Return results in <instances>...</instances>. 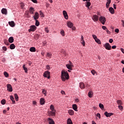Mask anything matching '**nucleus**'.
<instances>
[{"label":"nucleus","mask_w":124,"mask_h":124,"mask_svg":"<svg viewBox=\"0 0 124 124\" xmlns=\"http://www.w3.org/2000/svg\"><path fill=\"white\" fill-rule=\"evenodd\" d=\"M115 32H117V33H119L120 30H119L118 29H115Z\"/></svg>","instance_id":"51"},{"label":"nucleus","mask_w":124,"mask_h":124,"mask_svg":"<svg viewBox=\"0 0 124 124\" xmlns=\"http://www.w3.org/2000/svg\"><path fill=\"white\" fill-rule=\"evenodd\" d=\"M99 20L103 25H105V22H106V18L103 16H100Z\"/></svg>","instance_id":"4"},{"label":"nucleus","mask_w":124,"mask_h":124,"mask_svg":"<svg viewBox=\"0 0 124 124\" xmlns=\"http://www.w3.org/2000/svg\"><path fill=\"white\" fill-rule=\"evenodd\" d=\"M102 28L103 29V30H104V31H106L107 30V28L106 27V26H102Z\"/></svg>","instance_id":"48"},{"label":"nucleus","mask_w":124,"mask_h":124,"mask_svg":"<svg viewBox=\"0 0 124 124\" xmlns=\"http://www.w3.org/2000/svg\"><path fill=\"white\" fill-rule=\"evenodd\" d=\"M61 78L62 81H63L64 82L65 81L66 79L68 80V79H69V75H68V73H67V72H65L64 71H62Z\"/></svg>","instance_id":"1"},{"label":"nucleus","mask_w":124,"mask_h":124,"mask_svg":"<svg viewBox=\"0 0 124 124\" xmlns=\"http://www.w3.org/2000/svg\"><path fill=\"white\" fill-rule=\"evenodd\" d=\"M104 47H105L106 50H111V46H110V44L107 43L104 45Z\"/></svg>","instance_id":"6"},{"label":"nucleus","mask_w":124,"mask_h":124,"mask_svg":"<svg viewBox=\"0 0 124 124\" xmlns=\"http://www.w3.org/2000/svg\"><path fill=\"white\" fill-rule=\"evenodd\" d=\"M8 41L9 43H13V42H14V38L13 37H10L8 39Z\"/></svg>","instance_id":"20"},{"label":"nucleus","mask_w":124,"mask_h":124,"mask_svg":"<svg viewBox=\"0 0 124 124\" xmlns=\"http://www.w3.org/2000/svg\"><path fill=\"white\" fill-rule=\"evenodd\" d=\"M30 52H35V51H36L35 47H31L30 48Z\"/></svg>","instance_id":"28"},{"label":"nucleus","mask_w":124,"mask_h":124,"mask_svg":"<svg viewBox=\"0 0 124 124\" xmlns=\"http://www.w3.org/2000/svg\"><path fill=\"white\" fill-rule=\"evenodd\" d=\"M106 31H107V33H108V34H110V31H109L108 30V29H107Z\"/></svg>","instance_id":"60"},{"label":"nucleus","mask_w":124,"mask_h":124,"mask_svg":"<svg viewBox=\"0 0 124 124\" xmlns=\"http://www.w3.org/2000/svg\"><path fill=\"white\" fill-rule=\"evenodd\" d=\"M91 73L93 74V75H95V74H96V72L94 70H92L91 71Z\"/></svg>","instance_id":"39"},{"label":"nucleus","mask_w":124,"mask_h":124,"mask_svg":"<svg viewBox=\"0 0 124 124\" xmlns=\"http://www.w3.org/2000/svg\"><path fill=\"white\" fill-rule=\"evenodd\" d=\"M122 23H123L122 26H123L124 27V21L123 20H122Z\"/></svg>","instance_id":"64"},{"label":"nucleus","mask_w":124,"mask_h":124,"mask_svg":"<svg viewBox=\"0 0 124 124\" xmlns=\"http://www.w3.org/2000/svg\"><path fill=\"white\" fill-rule=\"evenodd\" d=\"M67 25L68 28H70V29H72V27H73V23L70 21H67Z\"/></svg>","instance_id":"10"},{"label":"nucleus","mask_w":124,"mask_h":124,"mask_svg":"<svg viewBox=\"0 0 124 124\" xmlns=\"http://www.w3.org/2000/svg\"><path fill=\"white\" fill-rule=\"evenodd\" d=\"M67 124H73L72 121H71V119L70 118L68 119L67 121Z\"/></svg>","instance_id":"32"},{"label":"nucleus","mask_w":124,"mask_h":124,"mask_svg":"<svg viewBox=\"0 0 124 124\" xmlns=\"http://www.w3.org/2000/svg\"><path fill=\"white\" fill-rule=\"evenodd\" d=\"M45 31H46L47 33H48V32H49V30H48L47 28H45Z\"/></svg>","instance_id":"56"},{"label":"nucleus","mask_w":124,"mask_h":124,"mask_svg":"<svg viewBox=\"0 0 124 124\" xmlns=\"http://www.w3.org/2000/svg\"><path fill=\"white\" fill-rule=\"evenodd\" d=\"M109 11L111 14H114L115 13V10L112 7H110L109 8Z\"/></svg>","instance_id":"19"},{"label":"nucleus","mask_w":124,"mask_h":124,"mask_svg":"<svg viewBox=\"0 0 124 124\" xmlns=\"http://www.w3.org/2000/svg\"><path fill=\"white\" fill-rule=\"evenodd\" d=\"M61 53H62V54H63V55H66V53L65 52V51H64L63 50L61 51Z\"/></svg>","instance_id":"47"},{"label":"nucleus","mask_w":124,"mask_h":124,"mask_svg":"<svg viewBox=\"0 0 124 124\" xmlns=\"http://www.w3.org/2000/svg\"><path fill=\"white\" fill-rule=\"evenodd\" d=\"M4 75L5 77H8V76H9V75H8V73L6 72H4Z\"/></svg>","instance_id":"41"},{"label":"nucleus","mask_w":124,"mask_h":124,"mask_svg":"<svg viewBox=\"0 0 124 124\" xmlns=\"http://www.w3.org/2000/svg\"><path fill=\"white\" fill-rule=\"evenodd\" d=\"M15 98L16 101H18L19 100V97H18V94L16 93L15 94Z\"/></svg>","instance_id":"30"},{"label":"nucleus","mask_w":124,"mask_h":124,"mask_svg":"<svg viewBox=\"0 0 124 124\" xmlns=\"http://www.w3.org/2000/svg\"><path fill=\"white\" fill-rule=\"evenodd\" d=\"M40 15H41V17H43L44 14H43V13H42V12L40 11Z\"/></svg>","instance_id":"50"},{"label":"nucleus","mask_w":124,"mask_h":124,"mask_svg":"<svg viewBox=\"0 0 124 124\" xmlns=\"http://www.w3.org/2000/svg\"><path fill=\"white\" fill-rule=\"evenodd\" d=\"M46 57H47V58H52V54L48 52L46 53Z\"/></svg>","instance_id":"33"},{"label":"nucleus","mask_w":124,"mask_h":124,"mask_svg":"<svg viewBox=\"0 0 124 124\" xmlns=\"http://www.w3.org/2000/svg\"><path fill=\"white\" fill-rule=\"evenodd\" d=\"M32 2H34V3H37V0H31Z\"/></svg>","instance_id":"53"},{"label":"nucleus","mask_w":124,"mask_h":124,"mask_svg":"<svg viewBox=\"0 0 124 124\" xmlns=\"http://www.w3.org/2000/svg\"><path fill=\"white\" fill-rule=\"evenodd\" d=\"M8 24L11 27H13L15 26V23H14V21H9Z\"/></svg>","instance_id":"21"},{"label":"nucleus","mask_w":124,"mask_h":124,"mask_svg":"<svg viewBox=\"0 0 124 124\" xmlns=\"http://www.w3.org/2000/svg\"><path fill=\"white\" fill-rule=\"evenodd\" d=\"M118 108L120 109V110H121V111H123V110H124V107H123V106L119 105L118 106Z\"/></svg>","instance_id":"38"},{"label":"nucleus","mask_w":124,"mask_h":124,"mask_svg":"<svg viewBox=\"0 0 124 124\" xmlns=\"http://www.w3.org/2000/svg\"><path fill=\"white\" fill-rule=\"evenodd\" d=\"M117 103L118 105H123V102H122V100H117Z\"/></svg>","instance_id":"29"},{"label":"nucleus","mask_w":124,"mask_h":124,"mask_svg":"<svg viewBox=\"0 0 124 124\" xmlns=\"http://www.w3.org/2000/svg\"><path fill=\"white\" fill-rule=\"evenodd\" d=\"M121 52H122V53H123V54H124V48H121Z\"/></svg>","instance_id":"61"},{"label":"nucleus","mask_w":124,"mask_h":124,"mask_svg":"<svg viewBox=\"0 0 124 124\" xmlns=\"http://www.w3.org/2000/svg\"><path fill=\"white\" fill-rule=\"evenodd\" d=\"M116 48H117V46H112V49H116Z\"/></svg>","instance_id":"59"},{"label":"nucleus","mask_w":124,"mask_h":124,"mask_svg":"<svg viewBox=\"0 0 124 124\" xmlns=\"http://www.w3.org/2000/svg\"><path fill=\"white\" fill-rule=\"evenodd\" d=\"M73 107V109L75 110V111H78V107H77V105L76 104H73L72 106Z\"/></svg>","instance_id":"16"},{"label":"nucleus","mask_w":124,"mask_h":124,"mask_svg":"<svg viewBox=\"0 0 124 124\" xmlns=\"http://www.w3.org/2000/svg\"><path fill=\"white\" fill-rule=\"evenodd\" d=\"M47 121L49 122V124H55V122L51 118H48Z\"/></svg>","instance_id":"13"},{"label":"nucleus","mask_w":124,"mask_h":124,"mask_svg":"<svg viewBox=\"0 0 124 124\" xmlns=\"http://www.w3.org/2000/svg\"><path fill=\"white\" fill-rule=\"evenodd\" d=\"M50 109L51 111L48 112V115L49 116H55V115H56V110H55V107H54V106L53 105H50Z\"/></svg>","instance_id":"2"},{"label":"nucleus","mask_w":124,"mask_h":124,"mask_svg":"<svg viewBox=\"0 0 124 124\" xmlns=\"http://www.w3.org/2000/svg\"><path fill=\"white\" fill-rule=\"evenodd\" d=\"M46 69H47V70H50V66L48 65H46Z\"/></svg>","instance_id":"55"},{"label":"nucleus","mask_w":124,"mask_h":124,"mask_svg":"<svg viewBox=\"0 0 124 124\" xmlns=\"http://www.w3.org/2000/svg\"><path fill=\"white\" fill-rule=\"evenodd\" d=\"M44 77L50 79V72L48 71H45L43 75Z\"/></svg>","instance_id":"3"},{"label":"nucleus","mask_w":124,"mask_h":124,"mask_svg":"<svg viewBox=\"0 0 124 124\" xmlns=\"http://www.w3.org/2000/svg\"><path fill=\"white\" fill-rule=\"evenodd\" d=\"M33 104H34V105H36V101H33Z\"/></svg>","instance_id":"63"},{"label":"nucleus","mask_w":124,"mask_h":124,"mask_svg":"<svg viewBox=\"0 0 124 124\" xmlns=\"http://www.w3.org/2000/svg\"><path fill=\"white\" fill-rule=\"evenodd\" d=\"M68 113L70 116H73V115H74V111L72 109H69L68 110Z\"/></svg>","instance_id":"22"},{"label":"nucleus","mask_w":124,"mask_h":124,"mask_svg":"<svg viewBox=\"0 0 124 124\" xmlns=\"http://www.w3.org/2000/svg\"><path fill=\"white\" fill-rule=\"evenodd\" d=\"M10 98L11 99V100H12V102H13V104H15V100L14 99V97H13V95H11L10 96Z\"/></svg>","instance_id":"24"},{"label":"nucleus","mask_w":124,"mask_h":124,"mask_svg":"<svg viewBox=\"0 0 124 124\" xmlns=\"http://www.w3.org/2000/svg\"><path fill=\"white\" fill-rule=\"evenodd\" d=\"M46 93H47V91H46V90H45V89L42 90V93H43V94H45V95H46Z\"/></svg>","instance_id":"40"},{"label":"nucleus","mask_w":124,"mask_h":124,"mask_svg":"<svg viewBox=\"0 0 124 124\" xmlns=\"http://www.w3.org/2000/svg\"><path fill=\"white\" fill-rule=\"evenodd\" d=\"M40 102L41 105H44L45 104V99L43 98H41L40 100Z\"/></svg>","instance_id":"18"},{"label":"nucleus","mask_w":124,"mask_h":124,"mask_svg":"<svg viewBox=\"0 0 124 124\" xmlns=\"http://www.w3.org/2000/svg\"><path fill=\"white\" fill-rule=\"evenodd\" d=\"M92 19L94 22H97L98 21V16L96 15H94L92 16Z\"/></svg>","instance_id":"8"},{"label":"nucleus","mask_w":124,"mask_h":124,"mask_svg":"<svg viewBox=\"0 0 124 124\" xmlns=\"http://www.w3.org/2000/svg\"><path fill=\"white\" fill-rule=\"evenodd\" d=\"M33 18L35 20H37L39 19V14L38 12H36L35 15L33 16Z\"/></svg>","instance_id":"7"},{"label":"nucleus","mask_w":124,"mask_h":124,"mask_svg":"<svg viewBox=\"0 0 124 124\" xmlns=\"http://www.w3.org/2000/svg\"><path fill=\"white\" fill-rule=\"evenodd\" d=\"M88 96L89 97H93V92H89L88 93Z\"/></svg>","instance_id":"34"},{"label":"nucleus","mask_w":124,"mask_h":124,"mask_svg":"<svg viewBox=\"0 0 124 124\" xmlns=\"http://www.w3.org/2000/svg\"><path fill=\"white\" fill-rule=\"evenodd\" d=\"M92 36H93V39H94V40H95L97 38V37L96 36V35H95L94 34H93Z\"/></svg>","instance_id":"44"},{"label":"nucleus","mask_w":124,"mask_h":124,"mask_svg":"<svg viewBox=\"0 0 124 124\" xmlns=\"http://www.w3.org/2000/svg\"><path fill=\"white\" fill-rule=\"evenodd\" d=\"M104 115H106L107 118H109L113 115V113H108L107 111H106L104 113Z\"/></svg>","instance_id":"12"},{"label":"nucleus","mask_w":124,"mask_h":124,"mask_svg":"<svg viewBox=\"0 0 124 124\" xmlns=\"http://www.w3.org/2000/svg\"><path fill=\"white\" fill-rule=\"evenodd\" d=\"M35 26H36V27H38V26H39V21H38L37 19L35 20Z\"/></svg>","instance_id":"36"},{"label":"nucleus","mask_w":124,"mask_h":124,"mask_svg":"<svg viewBox=\"0 0 124 124\" xmlns=\"http://www.w3.org/2000/svg\"><path fill=\"white\" fill-rule=\"evenodd\" d=\"M2 48L3 51H6L7 50V48H6L5 46H3Z\"/></svg>","instance_id":"49"},{"label":"nucleus","mask_w":124,"mask_h":124,"mask_svg":"<svg viewBox=\"0 0 124 124\" xmlns=\"http://www.w3.org/2000/svg\"><path fill=\"white\" fill-rule=\"evenodd\" d=\"M113 40L112 39H110L109 40V43H113Z\"/></svg>","instance_id":"54"},{"label":"nucleus","mask_w":124,"mask_h":124,"mask_svg":"<svg viewBox=\"0 0 124 124\" xmlns=\"http://www.w3.org/2000/svg\"><path fill=\"white\" fill-rule=\"evenodd\" d=\"M4 44L7 45V46H8L9 45V43L8 42V41L6 40H4Z\"/></svg>","instance_id":"42"},{"label":"nucleus","mask_w":124,"mask_h":124,"mask_svg":"<svg viewBox=\"0 0 124 124\" xmlns=\"http://www.w3.org/2000/svg\"><path fill=\"white\" fill-rule=\"evenodd\" d=\"M81 43L83 46H85V41L84 40H81Z\"/></svg>","instance_id":"46"},{"label":"nucleus","mask_w":124,"mask_h":124,"mask_svg":"<svg viewBox=\"0 0 124 124\" xmlns=\"http://www.w3.org/2000/svg\"><path fill=\"white\" fill-rule=\"evenodd\" d=\"M29 11L30 14H33V12H34V8L32 7H31L29 9Z\"/></svg>","instance_id":"15"},{"label":"nucleus","mask_w":124,"mask_h":124,"mask_svg":"<svg viewBox=\"0 0 124 124\" xmlns=\"http://www.w3.org/2000/svg\"><path fill=\"white\" fill-rule=\"evenodd\" d=\"M69 65H73V64L72 63V62H71V61H69Z\"/></svg>","instance_id":"57"},{"label":"nucleus","mask_w":124,"mask_h":124,"mask_svg":"<svg viewBox=\"0 0 124 124\" xmlns=\"http://www.w3.org/2000/svg\"><path fill=\"white\" fill-rule=\"evenodd\" d=\"M79 87L80 89H84L85 88V84L83 82H81L79 83Z\"/></svg>","instance_id":"23"},{"label":"nucleus","mask_w":124,"mask_h":124,"mask_svg":"<svg viewBox=\"0 0 124 124\" xmlns=\"http://www.w3.org/2000/svg\"><path fill=\"white\" fill-rule=\"evenodd\" d=\"M61 93L62 94H65V92L64 91H61Z\"/></svg>","instance_id":"58"},{"label":"nucleus","mask_w":124,"mask_h":124,"mask_svg":"<svg viewBox=\"0 0 124 124\" xmlns=\"http://www.w3.org/2000/svg\"><path fill=\"white\" fill-rule=\"evenodd\" d=\"M99 106L100 108H101V109H102V110H103V109H104V106L103 105V104H100L99 105Z\"/></svg>","instance_id":"35"},{"label":"nucleus","mask_w":124,"mask_h":124,"mask_svg":"<svg viewBox=\"0 0 124 124\" xmlns=\"http://www.w3.org/2000/svg\"><path fill=\"white\" fill-rule=\"evenodd\" d=\"M109 4H106V7H107V8H109Z\"/></svg>","instance_id":"62"},{"label":"nucleus","mask_w":124,"mask_h":124,"mask_svg":"<svg viewBox=\"0 0 124 124\" xmlns=\"http://www.w3.org/2000/svg\"><path fill=\"white\" fill-rule=\"evenodd\" d=\"M63 15L66 20H67L68 19V15H67V12H66V11H63Z\"/></svg>","instance_id":"11"},{"label":"nucleus","mask_w":124,"mask_h":124,"mask_svg":"<svg viewBox=\"0 0 124 124\" xmlns=\"http://www.w3.org/2000/svg\"><path fill=\"white\" fill-rule=\"evenodd\" d=\"M37 28L35 25H32L30 26V29H29L28 31L31 32V31H36Z\"/></svg>","instance_id":"5"},{"label":"nucleus","mask_w":124,"mask_h":124,"mask_svg":"<svg viewBox=\"0 0 124 124\" xmlns=\"http://www.w3.org/2000/svg\"><path fill=\"white\" fill-rule=\"evenodd\" d=\"M72 66H73V65H69V64L66 65V67H67L68 69H69V70H72Z\"/></svg>","instance_id":"14"},{"label":"nucleus","mask_w":124,"mask_h":124,"mask_svg":"<svg viewBox=\"0 0 124 124\" xmlns=\"http://www.w3.org/2000/svg\"><path fill=\"white\" fill-rule=\"evenodd\" d=\"M7 91H9V92H11L13 91V89H12V86L10 84H7Z\"/></svg>","instance_id":"9"},{"label":"nucleus","mask_w":124,"mask_h":124,"mask_svg":"<svg viewBox=\"0 0 124 124\" xmlns=\"http://www.w3.org/2000/svg\"><path fill=\"white\" fill-rule=\"evenodd\" d=\"M61 34H62V36H64V31H63V30L61 31Z\"/></svg>","instance_id":"43"},{"label":"nucleus","mask_w":124,"mask_h":124,"mask_svg":"<svg viewBox=\"0 0 124 124\" xmlns=\"http://www.w3.org/2000/svg\"><path fill=\"white\" fill-rule=\"evenodd\" d=\"M23 68L25 71V73H28V68L26 67V65L24 64L23 65Z\"/></svg>","instance_id":"27"},{"label":"nucleus","mask_w":124,"mask_h":124,"mask_svg":"<svg viewBox=\"0 0 124 124\" xmlns=\"http://www.w3.org/2000/svg\"><path fill=\"white\" fill-rule=\"evenodd\" d=\"M85 5L86 7L89 8L90 6H91V3L90 2V1H87L86 2H85Z\"/></svg>","instance_id":"25"},{"label":"nucleus","mask_w":124,"mask_h":124,"mask_svg":"<svg viewBox=\"0 0 124 124\" xmlns=\"http://www.w3.org/2000/svg\"><path fill=\"white\" fill-rule=\"evenodd\" d=\"M96 117H98V118H99V119H101V116L100 115V113H97L96 115Z\"/></svg>","instance_id":"45"},{"label":"nucleus","mask_w":124,"mask_h":124,"mask_svg":"<svg viewBox=\"0 0 124 124\" xmlns=\"http://www.w3.org/2000/svg\"><path fill=\"white\" fill-rule=\"evenodd\" d=\"M95 42L98 43V44H101V42L100 41V40H99L97 38L95 40Z\"/></svg>","instance_id":"31"},{"label":"nucleus","mask_w":124,"mask_h":124,"mask_svg":"<svg viewBox=\"0 0 124 124\" xmlns=\"http://www.w3.org/2000/svg\"><path fill=\"white\" fill-rule=\"evenodd\" d=\"M111 3V0H107V4H110Z\"/></svg>","instance_id":"52"},{"label":"nucleus","mask_w":124,"mask_h":124,"mask_svg":"<svg viewBox=\"0 0 124 124\" xmlns=\"http://www.w3.org/2000/svg\"><path fill=\"white\" fill-rule=\"evenodd\" d=\"M10 48L11 50H13V49H15V45L14 44H12L10 46Z\"/></svg>","instance_id":"26"},{"label":"nucleus","mask_w":124,"mask_h":124,"mask_svg":"<svg viewBox=\"0 0 124 124\" xmlns=\"http://www.w3.org/2000/svg\"><path fill=\"white\" fill-rule=\"evenodd\" d=\"M5 103H6L5 99H2V100L1 101V104L2 105H4V104H5Z\"/></svg>","instance_id":"37"},{"label":"nucleus","mask_w":124,"mask_h":124,"mask_svg":"<svg viewBox=\"0 0 124 124\" xmlns=\"http://www.w3.org/2000/svg\"><path fill=\"white\" fill-rule=\"evenodd\" d=\"M1 13L2 14H4L5 15H6V14H7V10H6V9L5 8H3L1 10Z\"/></svg>","instance_id":"17"}]
</instances>
